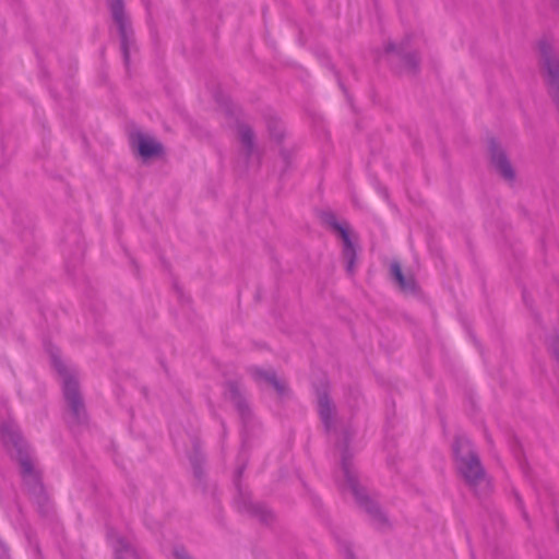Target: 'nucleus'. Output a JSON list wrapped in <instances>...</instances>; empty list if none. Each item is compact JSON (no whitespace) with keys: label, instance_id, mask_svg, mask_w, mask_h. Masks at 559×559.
I'll return each mask as SVG.
<instances>
[{"label":"nucleus","instance_id":"obj_4","mask_svg":"<svg viewBox=\"0 0 559 559\" xmlns=\"http://www.w3.org/2000/svg\"><path fill=\"white\" fill-rule=\"evenodd\" d=\"M51 361L62 378L64 399L71 409L75 421L81 423L85 418L84 405L79 392V383L72 370L61 360L57 353H51Z\"/></svg>","mask_w":559,"mask_h":559},{"label":"nucleus","instance_id":"obj_8","mask_svg":"<svg viewBox=\"0 0 559 559\" xmlns=\"http://www.w3.org/2000/svg\"><path fill=\"white\" fill-rule=\"evenodd\" d=\"M489 150L495 168L506 180L512 181L514 179V171L503 151L495 141L490 142Z\"/></svg>","mask_w":559,"mask_h":559},{"label":"nucleus","instance_id":"obj_6","mask_svg":"<svg viewBox=\"0 0 559 559\" xmlns=\"http://www.w3.org/2000/svg\"><path fill=\"white\" fill-rule=\"evenodd\" d=\"M108 2H109L110 11L112 14V19L119 29L123 59H124V62L128 63L130 32H129L128 20L123 13V4H122L121 0H108Z\"/></svg>","mask_w":559,"mask_h":559},{"label":"nucleus","instance_id":"obj_1","mask_svg":"<svg viewBox=\"0 0 559 559\" xmlns=\"http://www.w3.org/2000/svg\"><path fill=\"white\" fill-rule=\"evenodd\" d=\"M341 449V466L343 473V480L340 487L343 491H349L355 498L356 502L370 514L374 523L381 527L385 524L386 518L379 508L378 503L373 501L367 493L366 489L360 486L357 474L353 467V454L348 449V437L344 435L342 441L338 442Z\"/></svg>","mask_w":559,"mask_h":559},{"label":"nucleus","instance_id":"obj_17","mask_svg":"<svg viewBox=\"0 0 559 559\" xmlns=\"http://www.w3.org/2000/svg\"><path fill=\"white\" fill-rule=\"evenodd\" d=\"M176 559H191L183 548H177L174 551Z\"/></svg>","mask_w":559,"mask_h":559},{"label":"nucleus","instance_id":"obj_15","mask_svg":"<svg viewBox=\"0 0 559 559\" xmlns=\"http://www.w3.org/2000/svg\"><path fill=\"white\" fill-rule=\"evenodd\" d=\"M249 510L257 514L261 521L269 523L272 520V513L260 504H250Z\"/></svg>","mask_w":559,"mask_h":559},{"label":"nucleus","instance_id":"obj_3","mask_svg":"<svg viewBox=\"0 0 559 559\" xmlns=\"http://www.w3.org/2000/svg\"><path fill=\"white\" fill-rule=\"evenodd\" d=\"M0 437L12 455L16 456L25 484L34 491H40L41 485L39 474L35 469L28 447L20 436L19 431L12 425L3 424L0 427Z\"/></svg>","mask_w":559,"mask_h":559},{"label":"nucleus","instance_id":"obj_13","mask_svg":"<svg viewBox=\"0 0 559 559\" xmlns=\"http://www.w3.org/2000/svg\"><path fill=\"white\" fill-rule=\"evenodd\" d=\"M239 139L242 144V147L246 152L247 157H251L255 151L254 142H253V132L248 126H239Z\"/></svg>","mask_w":559,"mask_h":559},{"label":"nucleus","instance_id":"obj_2","mask_svg":"<svg viewBox=\"0 0 559 559\" xmlns=\"http://www.w3.org/2000/svg\"><path fill=\"white\" fill-rule=\"evenodd\" d=\"M455 464L465 481L475 490L487 488L488 481L480 461L475 453L471 441L464 436H457L453 444Z\"/></svg>","mask_w":559,"mask_h":559},{"label":"nucleus","instance_id":"obj_18","mask_svg":"<svg viewBox=\"0 0 559 559\" xmlns=\"http://www.w3.org/2000/svg\"><path fill=\"white\" fill-rule=\"evenodd\" d=\"M237 406H238V409H239L241 416L245 417L246 413L248 412L247 405L243 402L239 401V402H237Z\"/></svg>","mask_w":559,"mask_h":559},{"label":"nucleus","instance_id":"obj_9","mask_svg":"<svg viewBox=\"0 0 559 559\" xmlns=\"http://www.w3.org/2000/svg\"><path fill=\"white\" fill-rule=\"evenodd\" d=\"M252 378L258 383H267L271 384L280 395H284L286 393V382L282 379H278L273 370H263L260 368H252L250 370Z\"/></svg>","mask_w":559,"mask_h":559},{"label":"nucleus","instance_id":"obj_11","mask_svg":"<svg viewBox=\"0 0 559 559\" xmlns=\"http://www.w3.org/2000/svg\"><path fill=\"white\" fill-rule=\"evenodd\" d=\"M136 142L139 154L143 158H150L162 152V145L151 136L139 134L136 136Z\"/></svg>","mask_w":559,"mask_h":559},{"label":"nucleus","instance_id":"obj_12","mask_svg":"<svg viewBox=\"0 0 559 559\" xmlns=\"http://www.w3.org/2000/svg\"><path fill=\"white\" fill-rule=\"evenodd\" d=\"M318 407L319 414L322 423L325 426V429L329 431L332 428V415H333V406L330 402L329 396L325 393L318 394Z\"/></svg>","mask_w":559,"mask_h":559},{"label":"nucleus","instance_id":"obj_7","mask_svg":"<svg viewBox=\"0 0 559 559\" xmlns=\"http://www.w3.org/2000/svg\"><path fill=\"white\" fill-rule=\"evenodd\" d=\"M108 539L114 548L116 559H140L131 536H120L114 531H109Z\"/></svg>","mask_w":559,"mask_h":559},{"label":"nucleus","instance_id":"obj_14","mask_svg":"<svg viewBox=\"0 0 559 559\" xmlns=\"http://www.w3.org/2000/svg\"><path fill=\"white\" fill-rule=\"evenodd\" d=\"M391 274L393 278L397 282L400 287L403 290H413L414 289V282L413 280H406L405 276L402 273L401 265L397 262H393L391 264Z\"/></svg>","mask_w":559,"mask_h":559},{"label":"nucleus","instance_id":"obj_16","mask_svg":"<svg viewBox=\"0 0 559 559\" xmlns=\"http://www.w3.org/2000/svg\"><path fill=\"white\" fill-rule=\"evenodd\" d=\"M277 126H278V121L276 120H272L270 123H269V131L271 133V135L275 139H281L283 136V131L282 129H278L277 130Z\"/></svg>","mask_w":559,"mask_h":559},{"label":"nucleus","instance_id":"obj_5","mask_svg":"<svg viewBox=\"0 0 559 559\" xmlns=\"http://www.w3.org/2000/svg\"><path fill=\"white\" fill-rule=\"evenodd\" d=\"M325 224L337 235L342 240V257L346 262V271L353 274L356 264V245L354 242L353 234L350 233L349 225L346 222H338L334 214H326L324 217Z\"/></svg>","mask_w":559,"mask_h":559},{"label":"nucleus","instance_id":"obj_10","mask_svg":"<svg viewBox=\"0 0 559 559\" xmlns=\"http://www.w3.org/2000/svg\"><path fill=\"white\" fill-rule=\"evenodd\" d=\"M386 53L396 52L403 61L405 68L409 71L417 69L418 60L412 51H409V40L401 43L399 46L389 44L385 48Z\"/></svg>","mask_w":559,"mask_h":559}]
</instances>
